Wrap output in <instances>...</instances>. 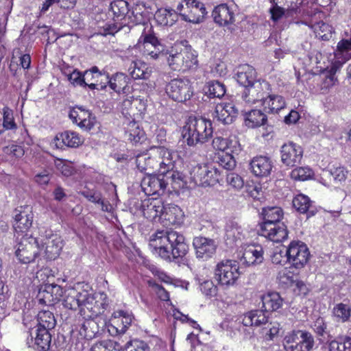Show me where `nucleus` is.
Returning a JSON list of instances; mask_svg holds the SVG:
<instances>
[{"label":"nucleus","mask_w":351,"mask_h":351,"mask_svg":"<svg viewBox=\"0 0 351 351\" xmlns=\"http://www.w3.org/2000/svg\"><path fill=\"white\" fill-rule=\"evenodd\" d=\"M149 246L153 253L169 261L184 256L189 251L185 237L175 230L157 231L151 236Z\"/></svg>","instance_id":"1"},{"label":"nucleus","mask_w":351,"mask_h":351,"mask_svg":"<svg viewBox=\"0 0 351 351\" xmlns=\"http://www.w3.org/2000/svg\"><path fill=\"white\" fill-rule=\"evenodd\" d=\"M212 123L204 118L189 117L182 128V136L189 146L204 143L213 135Z\"/></svg>","instance_id":"2"},{"label":"nucleus","mask_w":351,"mask_h":351,"mask_svg":"<svg viewBox=\"0 0 351 351\" xmlns=\"http://www.w3.org/2000/svg\"><path fill=\"white\" fill-rule=\"evenodd\" d=\"M143 29L138 39V44L142 43L144 53L153 60L165 58L168 50L161 42L151 24H144Z\"/></svg>","instance_id":"3"},{"label":"nucleus","mask_w":351,"mask_h":351,"mask_svg":"<svg viewBox=\"0 0 351 351\" xmlns=\"http://www.w3.org/2000/svg\"><path fill=\"white\" fill-rule=\"evenodd\" d=\"M315 344L312 334L306 330H295L287 335L283 341L286 351H310Z\"/></svg>","instance_id":"4"},{"label":"nucleus","mask_w":351,"mask_h":351,"mask_svg":"<svg viewBox=\"0 0 351 351\" xmlns=\"http://www.w3.org/2000/svg\"><path fill=\"white\" fill-rule=\"evenodd\" d=\"M190 176L195 184L206 187L219 182L220 172L213 165H197L191 169Z\"/></svg>","instance_id":"5"},{"label":"nucleus","mask_w":351,"mask_h":351,"mask_svg":"<svg viewBox=\"0 0 351 351\" xmlns=\"http://www.w3.org/2000/svg\"><path fill=\"white\" fill-rule=\"evenodd\" d=\"M215 278L221 286L234 285L240 276L239 268L235 261H222L218 263L215 269Z\"/></svg>","instance_id":"6"},{"label":"nucleus","mask_w":351,"mask_h":351,"mask_svg":"<svg viewBox=\"0 0 351 351\" xmlns=\"http://www.w3.org/2000/svg\"><path fill=\"white\" fill-rule=\"evenodd\" d=\"M285 255L289 264L295 269H301L307 263L310 252L304 243L293 241L287 247Z\"/></svg>","instance_id":"7"},{"label":"nucleus","mask_w":351,"mask_h":351,"mask_svg":"<svg viewBox=\"0 0 351 351\" xmlns=\"http://www.w3.org/2000/svg\"><path fill=\"white\" fill-rule=\"evenodd\" d=\"M166 93L173 100L185 102L193 95L192 83L186 78L173 79L167 85Z\"/></svg>","instance_id":"8"},{"label":"nucleus","mask_w":351,"mask_h":351,"mask_svg":"<svg viewBox=\"0 0 351 351\" xmlns=\"http://www.w3.org/2000/svg\"><path fill=\"white\" fill-rule=\"evenodd\" d=\"M15 254L22 263L33 262L39 254L38 240L32 237L23 236L16 245Z\"/></svg>","instance_id":"9"},{"label":"nucleus","mask_w":351,"mask_h":351,"mask_svg":"<svg viewBox=\"0 0 351 351\" xmlns=\"http://www.w3.org/2000/svg\"><path fill=\"white\" fill-rule=\"evenodd\" d=\"M270 91L271 86L267 81L258 80L244 89L242 98L248 104H261Z\"/></svg>","instance_id":"10"},{"label":"nucleus","mask_w":351,"mask_h":351,"mask_svg":"<svg viewBox=\"0 0 351 351\" xmlns=\"http://www.w3.org/2000/svg\"><path fill=\"white\" fill-rule=\"evenodd\" d=\"M106 299L107 295L104 293L93 295L86 291H82L81 311L85 313L87 310L91 313L90 316H97L106 308Z\"/></svg>","instance_id":"11"},{"label":"nucleus","mask_w":351,"mask_h":351,"mask_svg":"<svg viewBox=\"0 0 351 351\" xmlns=\"http://www.w3.org/2000/svg\"><path fill=\"white\" fill-rule=\"evenodd\" d=\"M159 159L158 147L152 148L149 152L136 156V167L141 172H145V173L154 171L159 173Z\"/></svg>","instance_id":"12"},{"label":"nucleus","mask_w":351,"mask_h":351,"mask_svg":"<svg viewBox=\"0 0 351 351\" xmlns=\"http://www.w3.org/2000/svg\"><path fill=\"white\" fill-rule=\"evenodd\" d=\"M260 235L274 241L282 242L287 239L288 230L284 223L259 224Z\"/></svg>","instance_id":"13"},{"label":"nucleus","mask_w":351,"mask_h":351,"mask_svg":"<svg viewBox=\"0 0 351 351\" xmlns=\"http://www.w3.org/2000/svg\"><path fill=\"white\" fill-rule=\"evenodd\" d=\"M27 343L29 347H34L38 351L49 350L51 343V334L45 329L32 328L28 331Z\"/></svg>","instance_id":"14"},{"label":"nucleus","mask_w":351,"mask_h":351,"mask_svg":"<svg viewBox=\"0 0 351 351\" xmlns=\"http://www.w3.org/2000/svg\"><path fill=\"white\" fill-rule=\"evenodd\" d=\"M281 161L289 167H293L300 163L303 156L302 148L293 143H285L281 147Z\"/></svg>","instance_id":"15"},{"label":"nucleus","mask_w":351,"mask_h":351,"mask_svg":"<svg viewBox=\"0 0 351 351\" xmlns=\"http://www.w3.org/2000/svg\"><path fill=\"white\" fill-rule=\"evenodd\" d=\"M193 245L196 257L202 261L210 258L216 252L217 244L215 240L204 237H196L193 239Z\"/></svg>","instance_id":"16"},{"label":"nucleus","mask_w":351,"mask_h":351,"mask_svg":"<svg viewBox=\"0 0 351 351\" xmlns=\"http://www.w3.org/2000/svg\"><path fill=\"white\" fill-rule=\"evenodd\" d=\"M167 184V181L160 174L156 176L147 172L141 180V186L146 195H152L160 194V191L163 193Z\"/></svg>","instance_id":"17"},{"label":"nucleus","mask_w":351,"mask_h":351,"mask_svg":"<svg viewBox=\"0 0 351 351\" xmlns=\"http://www.w3.org/2000/svg\"><path fill=\"white\" fill-rule=\"evenodd\" d=\"M69 117L73 123L84 130H91L95 123V117L89 110H86L82 107L76 106L71 109Z\"/></svg>","instance_id":"18"},{"label":"nucleus","mask_w":351,"mask_h":351,"mask_svg":"<svg viewBox=\"0 0 351 351\" xmlns=\"http://www.w3.org/2000/svg\"><path fill=\"white\" fill-rule=\"evenodd\" d=\"M274 167L271 158L266 155L254 156L250 162V169L256 177H267Z\"/></svg>","instance_id":"19"},{"label":"nucleus","mask_w":351,"mask_h":351,"mask_svg":"<svg viewBox=\"0 0 351 351\" xmlns=\"http://www.w3.org/2000/svg\"><path fill=\"white\" fill-rule=\"evenodd\" d=\"M163 209L165 205L160 199H145L141 204L143 216L151 221H160Z\"/></svg>","instance_id":"20"},{"label":"nucleus","mask_w":351,"mask_h":351,"mask_svg":"<svg viewBox=\"0 0 351 351\" xmlns=\"http://www.w3.org/2000/svg\"><path fill=\"white\" fill-rule=\"evenodd\" d=\"M189 9V14H181L182 19L193 23H199L203 21L207 14L204 4L197 0H185Z\"/></svg>","instance_id":"21"},{"label":"nucleus","mask_w":351,"mask_h":351,"mask_svg":"<svg viewBox=\"0 0 351 351\" xmlns=\"http://www.w3.org/2000/svg\"><path fill=\"white\" fill-rule=\"evenodd\" d=\"M41 242L47 258L53 260L59 256L63 247V241L59 235L50 233L47 234Z\"/></svg>","instance_id":"22"},{"label":"nucleus","mask_w":351,"mask_h":351,"mask_svg":"<svg viewBox=\"0 0 351 351\" xmlns=\"http://www.w3.org/2000/svg\"><path fill=\"white\" fill-rule=\"evenodd\" d=\"M160 155L159 173L167 174L169 171L176 168V163L178 160V155L174 151L168 149L165 147H158Z\"/></svg>","instance_id":"23"},{"label":"nucleus","mask_w":351,"mask_h":351,"mask_svg":"<svg viewBox=\"0 0 351 351\" xmlns=\"http://www.w3.org/2000/svg\"><path fill=\"white\" fill-rule=\"evenodd\" d=\"M215 112V118L223 124L232 123L239 114L238 110L232 103L218 104Z\"/></svg>","instance_id":"24"},{"label":"nucleus","mask_w":351,"mask_h":351,"mask_svg":"<svg viewBox=\"0 0 351 351\" xmlns=\"http://www.w3.org/2000/svg\"><path fill=\"white\" fill-rule=\"evenodd\" d=\"M214 21L220 26H227L234 22L235 14L227 4L216 6L212 13Z\"/></svg>","instance_id":"25"},{"label":"nucleus","mask_w":351,"mask_h":351,"mask_svg":"<svg viewBox=\"0 0 351 351\" xmlns=\"http://www.w3.org/2000/svg\"><path fill=\"white\" fill-rule=\"evenodd\" d=\"M184 213L182 209L176 206L168 204L162 210L160 222L165 226L180 224L182 222Z\"/></svg>","instance_id":"26"},{"label":"nucleus","mask_w":351,"mask_h":351,"mask_svg":"<svg viewBox=\"0 0 351 351\" xmlns=\"http://www.w3.org/2000/svg\"><path fill=\"white\" fill-rule=\"evenodd\" d=\"M62 289L57 285H48L40 289L38 298L40 304L51 306L62 295Z\"/></svg>","instance_id":"27"},{"label":"nucleus","mask_w":351,"mask_h":351,"mask_svg":"<svg viewBox=\"0 0 351 351\" xmlns=\"http://www.w3.org/2000/svg\"><path fill=\"white\" fill-rule=\"evenodd\" d=\"M235 79L245 88L258 80L255 69L249 64H242L238 66Z\"/></svg>","instance_id":"28"},{"label":"nucleus","mask_w":351,"mask_h":351,"mask_svg":"<svg viewBox=\"0 0 351 351\" xmlns=\"http://www.w3.org/2000/svg\"><path fill=\"white\" fill-rule=\"evenodd\" d=\"M263 250L261 246L251 245L246 247L241 258L242 264L256 265L263 261Z\"/></svg>","instance_id":"29"},{"label":"nucleus","mask_w":351,"mask_h":351,"mask_svg":"<svg viewBox=\"0 0 351 351\" xmlns=\"http://www.w3.org/2000/svg\"><path fill=\"white\" fill-rule=\"evenodd\" d=\"M284 98L278 95L271 94V91L262 102L263 110L267 113H278L279 110L285 107Z\"/></svg>","instance_id":"30"},{"label":"nucleus","mask_w":351,"mask_h":351,"mask_svg":"<svg viewBox=\"0 0 351 351\" xmlns=\"http://www.w3.org/2000/svg\"><path fill=\"white\" fill-rule=\"evenodd\" d=\"M138 105H140L138 111L143 112L145 109V103L138 98H128L121 104L122 114L128 118H132L137 114Z\"/></svg>","instance_id":"31"},{"label":"nucleus","mask_w":351,"mask_h":351,"mask_svg":"<svg viewBox=\"0 0 351 351\" xmlns=\"http://www.w3.org/2000/svg\"><path fill=\"white\" fill-rule=\"evenodd\" d=\"M125 137L134 145L141 143L145 140L144 131L134 121H130L125 128Z\"/></svg>","instance_id":"32"},{"label":"nucleus","mask_w":351,"mask_h":351,"mask_svg":"<svg viewBox=\"0 0 351 351\" xmlns=\"http://www.w3.org/2000/svg\"><path fill=\"white\" fill-rule=\"evenodd\" d=\"M212 145L215 149L222 152L230 151L232 153H238L241 150L240 145L237 140L221 136H215L213 140Z\"/></svg>","instance_id":"33"},{"label":"nucleus","mask_w":351,"mask_h":351,"mask_svg":"<svg viewBox=\"0 0 351 351\" xmlns=\"http://www.w3.org/2000/svg\"><path fill=\"white\" fill-rule=\"evenodd\" d=\"M263 221L259 224H267L272 223H282L283 210L278 206H267L262 208L261 213Z\"/></svg>","instance_id":"34"},{"label":"nucleus","mask_w":351,"mask_h":351,"mask_svg":"<svg viewBox=\"0 0 351 351\" xmlns=\"http://www.w3.org/2000/svg\"><path fill=\"white\" fill-rule=\"evenodd\" d=\"M128 72L134 80H147L151 75V70L141 60H132L128 67Z\"/></svg>","instance_id":"35"},{"label":"nucleus","mask_w":351,"mask_h":351,"mask_svg":"<svg viewBox=\"0 0 351 351\" xmlns=\"http://www.w3.org/2000/svg\"><path fill=\"white\" fill-rule=\"evenodd\" d=\"M55 140L59 142L56 143L58 147L66 145L69 147H77L83 143L77 133L71 131H66L57 135Z\"/></svg>","instance_id":"36"},{"label":"nucleus","mask_w":351,"mask_h":351,"mask_svg":"<svg viewBox=\"0 0 351 351\" xmlns=\"http://www.w3.org/2000/svg\"><path fill=\"white\" fill-rule=\"evenodd\" d=\"M32 222L33 213L23 210L16 215L13 227L17 232H25L32 227Z\"/></svg>","instance_id":"37"},{"label":"nucleus","mask_w":351,"mask_h":351,"mask_svg":"<svg viewBox=\"0 0 351 351\" xmlns=\"http://www.w3.org/2000/svg\"><path fill=\"white\" fill-rule=\"evenodd\" d=\"M82 295V291H77L75 289L71 288L66 290L62 301L63 306L68 309L77 310L81 307Z\"/></svg>","instance_id":"38"},{"label":"nucleus","mask_w":351,"mask_h":351,"mask_svg":"<svg viewBox=\"0 0 351 351\" xmlns=\"http://www.w3.org/2000/svg\"><path fill=\"white\" fill-rule=\"evenodd\" d=\"M263 308L267 313L278 310L282 306V299L276 292L268 293L261 298Z\"/></svg>","instance_id":"39"},{"label":"nucleus","mask_w":351,"mask_h":351,"mask_svg":"<svg viewBox=\"0 0 351 351\" xmlns=\"http://www.w3.org/2000/svg\"><path fill=\"white\" fill-rule=\"evenodd\" d=\"M267 116L261 110H252L245 113V123L252 128L260 127L267 122Z\"/></svg>","instance_id":"40"},{"label":"nucleus","mask_w":351,"mask_h":351,"mask_svg":"<svg viewBox=\"0 0 351 351\" xmlns=\"http://www.w3.org/2000/svg\"><path fill=\"white\" fill-rule=\"evenodd\" d=\"M154 18L161 25L171 26L178 21V15L173 10L160 9L156 12Z\"/></svg>","instance_id":"41"},{"label":"nucleus","mask_w":351,"mask_h":351,"mask_svg":"<svg viewBox=\"0 0 351 351\" xmlns=\"http://www.w3.org/2000/svg\"><path fill=\"white\" fill-rule=\"evenodd\" d=\"M37 326L35 328L45 329L49 331L56 325V320L53 313L49 311L44 310L38 313L37 316Z\"/></svg>","instance_id":"42"},{"label":"nucleus","mask_w":351,"mask_h":351,"mask_svg":"<svg viewBox=\"0 0 351 351\" xmlns=\"http://www.w3.org/2000/svg\"><path fill=\"white\" fill-rule=\"evenodd\" d=\"M243 237L242 228L237 223H231L226 229L225 240L227 245L233 247Z\"/></svg>","instance_id":"43"},{"label":"nucleus","mask_w":351,"mask_h":351,"mask_svg":"<svg viewBox=\"0 0 351 351\" xmlns=\"http://www.w3.org/2000/svg\"><path fill=\"white\" fill-rule=\"evenodd\" d=\"M99 332L98 324L92 319L84 321L79 330L80 336L86 339H92Z\"/></svg>","instance_id":"44"},{"label":"nucleus","mask_w":351,"mask_h":351,"mask_svg":"<svg viewBox=\"0 0 351 351\" xmlns=\"http://www.w3.org/2000/svg\"><path fill=\"white\" fill-rule=\"evenodd\" d=\"M108 73L100 71L95 66L86 71V77L88 82L93 81L97 84H101L104 88H106L108 85Z\"/></svg>","instance_id":"45"},{"label":"nucleus","mask_w":351,"mask_h":351,"mask_svg":"<svg viewBox=\"0 0 351 351\" xmlns=\"http://www.w3.org/2000/svg\"><path fill=\"white\" fill-rule=\"evenodd\" d=\"M128 78L125 75L121 73H117L112 75V77H110L108 75V85H109L110 88L114 91L120 93L121 91H125L128 86Z\"/></svg>","instance_id":"46"},{"label":"nucleus","mask_w":351,"mask_h":351,"mask_svg":"<svg viewBox=\"0 0 351 351\" xmlns=\"http://www.w3.org/2000/svg\"><path fill=\"white\" fill-rule=\"evenodd\" d=\"M206 88L207 89L206 93L210 98H221L226 91L225 85L216 80L207 82Z\"/></svg>","instance_id":"47"},{"label":"nucleus","mask_w":351,"mask_h":351,"mask_svg":"<svg viewBox=\"0 0 351 351\" xmlns=\"http://www.w3.org/2000/svg\"><path fill=\"white\" fill-rule=\"evenodd\" d=\"M110 9L115 20H122L128 13V3L124 0H117L111 3Z\"/></svg>","instance_id":"48"},{"label":"nucleus","mask_w":351,"mask_h":351,"mask_svg":"<svg viewBox=\"0 0 351 351\" xmlns=\"http://www.w3.org/2000/svg\"><path fill=\"white\" fill-rule=\"evenodd\" d=\"M90 351H123V350L119 343L112 340H106L95 343Z\"/></svg>","instance_id":"49"},{"label":"nucleus","mask_w":351,"mask_h":351,"mask_svg":"<svg viewBox=\"0 0 351 351\" xmlns=\"http://www.w3.org/2000/svg\"><path fill=\"white\" fill-rule=\"evenodd\" d=\"M183 71L191 69L197 64V55L189 47L182 49Z\"/></svg>","instance_id":"50"},{"label":"nucleus","mask_w":351,"mask_h":351,"mask_svg":"<svg viewBox=\"0 0 351 351\" xmlns=\"http://www.w3.org/2000/svg\"><path fill=\"white\" fill-rule=\"evenodd\" d=\"M311 204L309 197L303 194L298 195L293 199V207L301 213L310 212Z\"/></svg>","instance_id":"51"},{"label":"nucleus","mask_w":351,"mask_h":351,"mask_svg":"<svg viewBox=\"0 0 351 351\" xmlns=\"http://www.w3.org/2000/svg\"><path fill=\"white\" fill-rule=\"evenodd\" d=\"M316 36L323 40H328L332 36V28L328 24L319 22L313 25Z\"/></svg>","instance_id":"52"},{"label":"nucleus","mask_w":351,"mask_h":351,"mask_svg":"<svg viewBox=\"0 0 351 351\" xmlns=\"http://www.w3.org/2000/svg\"><path fill=\"white\" fill-rule=\"evenodd\" d=\"M234 154V153L230 151L222 152L218 156L217 162L223 168L232 170L236 167V160ZM235 154H238V153H235Z\"/></svg>","instance_id":"53"},{"label":"nucleus","mask_w":351,"mask_h":351,"mask_svg":"<svg viewBox=\"0 0 351 351\" xmlns=\"http://www.w3.org/2000/svg\"><path fill=\"white\" fill-rule=\"evenodd\" d=\"M161 176L166 177L167 180H170L172 184L177 185L178 187H183L187 183L186 176L175 169Z\"/></svg>","instance_id":"54"},{"label":"nucleus","mask_w":351,"mask_h":351,"mask_svg":"<svg viewBox=\"0 0 351 351\" xmlns=\"http://www.w3.org/2000/svg\"><path fill=\"white\" fill-rule=\"evenodd\" d=\"M333 313L342 322H347L351 316V307L348 304L339 303L334 307Z\"/></svg>","instance_id":"55"},{"label":"nucleus","mask_w":351,"mask_h":351,"mask_svg":"<svg viewBox=\"0 0 351 351\" xmlns=\"http://www.w3.org/2000/svg\"><path fill=\"white\" fill-rule=\"evenodd\" d=\"M313 175L311 169L307 167H301L293 169L290 173V176L295 180H306L311 178Z\"/></svg>","instance_id":"56"},{"label":"nucleus","mask_w":351,"mask_h":351,"mask_svg":"<svg viewBox=\"0 0 351 351\" xmlns=\"http://www.w3.org/2000/svg\"><path fill=\"white\" fill-rule=\"evenodd\" d=\"M329 351H351V337H345L341 341H332L329 344Z\"/></svg>","instance_id":"57"},{"label":"nucleus","mask_w":351,"mask_h":351,"mask_svg":"<svg viewBox=\"0 0 351 351\" xmlns=\"http://www.w3.org/2000/svg\"><path fill=\"white\" fill-rule=\"evenodd\" d=\"M279 282L287 287L292 286L297 281V276L287 269L280 271L278 275Z\"/></svg>","instance_id":"58"},{"label":"nucleus","mask_w":351,"mask_h":351,"mask_svg":"<svg viewBox=\"0 0 351 351\" xmlns=\"http://www.w3.org/2000/svg\"><path fill=\"white\" fill-rule=\"evenodd\" d=\"M170 67L175 71H183L182 49L180 52L171 54L167 58Z\"/></svg>","instance_id":"59"},{"label":"nucleus","mask_w":351,"mask_h":351,"mask_svg":"<svg viewBox=\"0 0 351 351\" xmlns=\"http://www.w3.org/2000/svg\"><path fill=\"white\" fill-rule=\"evenodd\" d=\"M114 316L115 318H121V324L122 326L119 329L120 332L121 333H124L127 328L131 325L132 322V316L128 313V312H125L122 310L117 311L114 313Z\"/></svg>","instance_id":"60"},{"label":"nucleus","mask_w":351,"mask_h":351,"mask_svg":"<svg viewBox=\"0 0 351 351\" xmlns=\"http://www.w3.org/2000/svg\"><path fill=\"white\" fill-rule=\"evenodd\" d=\"M69 81L75 86H81L86 84V71L84 74L74 69L72 73L67 75Z\"/></svg>","instance_id":"61"},{"label":"nucleus","mask_w":351,"mask_h":351,"mask_svg":"<svg viewBox=\"0 0 351 351\" xmlns=\"http://www.w3.org/2000/svg\"><path fill=\"white\" fill-rule=\"evenodd\" d=\"M227 183L236 190H240L243 187L244 181L238 174L231 172L226 176Z\"/></svg>","instance_id":"62"},{"label":"nucleus","mask_w":351,"mask_h":351,"mask_svg":"<svg viewBox=\"0 0 351 351\" xmlns=\"http://www.w3.org/2000/svg\"><path fill=\"white\" fill-rule=\"evenodd\" d=\"M80 194L86 198L89 202L97 204L101 202V193L95 189H86L80 192Z\"/></svg>","instance_id":"63"},{"label":"nucleus","mask_w":351,"mask_h":351,"mask_svg":"<svg viewBox=\"0 0 351 351\" xmlns=\"http://www.w3.org/2000/svg\"><path fill=\"white\" fill-rule=\"evenodd\" d=\"M3 128L5 130H10L16 128V124L14 121L13 114L11 110L8 108H3Z\"/></svg>","instance_id":"64"}]
</instances>
